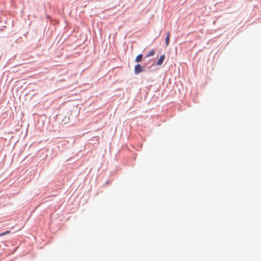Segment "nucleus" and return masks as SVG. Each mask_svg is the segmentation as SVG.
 Instances as JSON below:
<instances>
[{
    "label": "nucleus",
    "mask_w": 261,
    "mask_h": 261,
    "mask_svg": "<svg viewBox=\"0 0 261 261\" xmlns=\"http://www.w3.org/2000/svg\"><path fill=\"white\" fill-rule=\"evenodd\" d=\"M11 233V231H9V230H7V231H5V232H3V233H0V237L4 236H5V235H6V234H9V233Z\"/></svg>",
    "instance_id": "obj_6"
},
{
    "label": "nucleus",
    "mask_w": 261,
    "mask_h": 261,
    "mask_svg": "<svg viewBox=\"0 0 261 261\" xmlns=\"http://www.w3.org/2000/svg\"><path fill=\"white\" fill-rule=\"evenodd\" d=\"M164 59H165V56L164 55H162L159 59L158 60V62H157V65H162V64L163 63L164 60Z\"/></svg>",
    "instance_id": "obj_2"
},
{
    "label": "nucleus",
    "mask_w": 261,
    "mask_h": 261,
    "mask_svg": "<svg viewBox=\"0 0 261 261\" xmlns=\"http://www.w3.org/2000/svg\"><path fill=\"white\" fill-rule=\"evenodd\" d=\"M169 37H170V33H168L167 34V36L165 40V44L167 46L169 45Z\"/></svg>",
    "instance_id": "obj_4"
},
{
    "label": "nucleus",
    "mask_w": 261,
    "mask_h": 261,
    "mask_svg": "<svg viewBox=\"0 0 261 261\" xmlns=\"http://www.w3.org/2000/svg\"><path fill=\"white\" fill-rule=\"evenodd\" d=\"M143 57L142 54H140L137 56V57L135 59V61L136 62H140L142 61Z\"/></svg>",
    "instance_id": "obj_3"
},
{
    "label": "nucleus",
    "mask_w": 261,
    "mask_h": 261,
    "mask_svg": "<svg viewBox=\"0 0 261 261\" xmlns=\"http://www.w3.org/2000/svg\"><path fill=\"white\" fill-rule=\"evenodd\" d=\"M154 54V50H151L150 51H149V53H148V54L146 56V57H149L150 56H153Z\"/></svg>",
    "instance_id": "obj_5"
},
{
    "label": "nucleus",
    "mask_w": 261,
    "mask_h": 261,
    "mask_svg": "<svg viewBox=\"0 0 261 261\" xmlns=\"http://www.w3.org/2000/svg\"><path fill=\"white\" fill-rule=\"evenodd\" d=\"M143 69L140 64H137L134 68V72L136 74H138L142 72Z\"/></svg>",
    "instance_id": "obj_1"
}]
</instances>
